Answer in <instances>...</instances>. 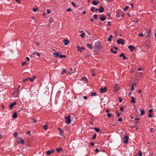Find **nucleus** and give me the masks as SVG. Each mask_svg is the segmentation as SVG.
<instances>
[{
    "label": "nucleus",
    "mask_w": 156,
    "mask_h": 156,
    "mask_svg": "<svg viewBox=\"0 0 156 156\" xmlns=\"http://www.w3.org/2000/svg\"><path fill=\"white\" fill-rule=\"evenodd\" d=\"M151 31L150 30H149L148 31H147V33H148V34H150L151 33Z\"/></svg>",
    "instance_id": "338daca9"
},
{
    "label": "nucleus",
    "mask_w": 156,
    "mask_h": 156,
    "mask_svg": "<svg viewBox=\"0 0 156 156\" xmlns=\"http://www.w3.org/2000/svg\"><path fill=\"white\" fill-rule=\"evenodd\" d=\"M66 70L65 69H63L62 70V74H63L64 73H66Z\"/></svg>",
    "instance_id": "37998d69"
},
{
    "label": "nucleus",
    "mask_w": 156,
    "mask_h": 156,
    "mask_svg": "<svg viewBox=\"0 0 156 156\" xmlns=\"http://www.w3.org/2000/svg\"><path fill=\"white\" fill-rule=\"evenodd\" d=\"M130 5L131 6V7L132 8H133V3H131L130 4Z\"/></svg>",
    "instance_id": "0e129e2a"
},
{
    "label": "nucleus",
    "mask_w": 156,
    "mask_h": 156,
    "mask_svg": "<svg viewBox=\"0 0 156 156\" xmlns=\"http://www.w3.org/2000/svg\"><path fill=\"white\" fill-rule=\"evenodd\" d=\"M93 17L95 19V20H97L98 18V15L97 14L94 15Z\"/></svg>",
    "instance_id": "7c9ffc66"
},
{
    "label": "nucleus",
    "mask_w": 156,
    "mask_h": 156,
    "mask_svg": "<svg viewBox=\"0 0 156 156\" xmlns=\"http://www.w3.org/2000/svg\"><path fill=\"white\" fill-rule=\"evenodd\" d=\"M94 48L95 49L98 51H100L102 48L100 42H96L95 44Z\"/></svg>",
    "instance_id": "f257e3e1"
},
{
    "label": "nucleus",
    "mask_w": 156,
    "mask_h": 156,
    "mask_svg": "<svg viewBox=\"0 0 156 156\" xmlns=\"http://www.w3.org/2000/svg\"><path fill=\"white\" fill-rule=\"evenodd\" d=\"M129 137L128 136H125L123 138V140L124 143L125 144L127 143L128 142Z\"/></svg>",
    "instance_id": "39448f33"
},
{
    "label": "nucleus",
    "mask_w": 156,
    "mask_h": 156,
    "mask_svg": "<svg viewBox=\"0 0 156 156\" xmlns=\"http://www.w3.org/2000/svg\"><path fill=\"white\" fill-rule=\"evenodd\" d=\"M119 56L121 57H122L124 59H126V57L123 53H122Z\"/></svg>",
    "instance_id": "f3484780"
},
{
    "label": "nucleus",
    "mask_w": 156,
    "mask_h": 156,
    "mask_svg": "<svg viewBox=\"0 0 156 156\" xmlns=\"http://www.w3.org/2000/svg\"><path fill=\"white\" fill-rule=\"evenodd\" d=\"M63 41L64 42V44L65 45H67L69 43V40L66 39H64Z\"/></svg>",
    "instance_id": "9b49d317"
},
{
    "label": "nucleus",
    "mask_w": 156,
    "mask_h": 156,
    "mask_svg": "<svg viewBox=\"0 0 156 156\" xmlns=\"http://www.w3.org/2000/svg\"><path fill=\"white\" fill-rule=\"evenodd\" d=\"M12 117L14 118H16L17 117V114L16 112H15L14 114L12 115Z\"/></svg>",
    "instance_id": "393cba45"
},
{
    "label": "nucleus",
    "mask_w": 156,
    "mask_h": 156,
    "mask_svg": "<svg viewBox=\"0 0 156 156\" xmlns=\"http://www.w3.org/2000/svg\"><path fill=\"white\" fill-rule=\"evenodd\" d=\"M106 87H105L104 88H102L100 90V92L101 93H104L106 92Z\"/></svg>",
    "instance_id": "6e6552de"
},
{
    "label": "nucleus",
    "mask_w": 156,
    "mask_h": 156,
    "mask_svg": "<svg viewBox=\"0 0 156 156\" xmlns=\"http://www.w3.org/2000/svg\"><path fill=\"white\" fill-rule=\"evenodd\" d=\"M30 80L31 81H33L34 80V79L32 78H29V80Z\"/></svg>",
    "instance_id": "864d4df0"
},
{
    "label": "nucleus",
    "mask_w": 156,
    "mask_h": 156,
    "mask_svg": "<svg viewBox=\"0 0 156 156\" xmlns=\"http://www.w3.org/2000/svg\"><path fill=\"white\" fill-rule=\"evenodd\" d=\"M94 129L97 132H98L100 131V129L98 128L95 127L94 128Z\"/></svg>",
    "instance_id": "c756f323"
},
{
    "label": "nucleus",
    "mask_w": 156,
    "mask_h": 156,
    "mask_svg": "<svg viewBox=\"0 0 156 156\" xmlns=\"http://www.w3.org/2000/svg\"><path fill=\"white\" fill-rule=\"evenodd\" d=\"M16 104H17V103L15 101H14V102H13V103H11L10 106H9V108H10V109H12L13 106L14 105H16Z\"/></svg>",
    "instance_id": "0eeeda50"
},
{
    "label": "nucleus",
    "mask_w": 156,
    "mask_h": 156,
    "mask_svg": "<svg viewBox=\"0 0 156 156\" xmlns=\"http://www.w3.org/2000/svg\"><path fill=\"white\" fill-rule=\"evenodd\" d=\"M114 88H115L114 91L115 93L118 92L119 90V87L118 86V84L117 83H116L114 84Z\"/></svg>",
    "instance_id": "7ed1b4c3"
},
{
    "label": "nucleus",
    "mask_w": 156,
    "mask_h": 156,
    "mask_svg": "<svg viewBox=\"0 0 156 156\" xmlns=\"http://www.w3.org/2000/svg\"><path fill=\"white\" fill-rule=\"evenodd\" d=\"M80 46H77V50L80 51V52H81L82 50H80Z\"/></svg>",
    "instance_id": "72a5a7b5"
},
{
    "label": "nucleus",
    "mask_w": 156,
    "mask_h": 156,
    "mask_svg": "<svg viewBox=\"0 0 156 156\" xmlns=\"http://www.w3.org/2000/svg\"><path fill=\"white\" fill-rule=\"evenodd\" d=\"M55 151V150L54 149H51L50 151H47V154L48 155L54 152Z\"/></svg>",
    "instance_id": "1a4fd4ad"
},
{
    "label": "nucleus",
    "mask_w": 156,
    "mask_h": 156,
    "mask_svg": "<svg viewBox=\"0 0 156 156\" xmlns=\"http://www.w3.org/2000/svg\"><path fill=\"white\" fill-rule=\"evenodd\" d=\"M26 58L27 60L28 61H29L30 60V58H29V57H26Z\"/></svg>",
    "instance_id": "052dcab7"
},
{
    "label": "nucleus",
    "mask_w": 156,
    "mask_h": 156,
    "mask_svg": "<svg viewBox=\"0 0 156 156\" xmlns=\"http://www.w3.org/2000/svg\"><path fill=\"white\" fill-rule=\"evenodd\" d=\"M140 116H142L145 113L144 110V109H142L141 108L140 109Z\"/></svg>",
    "instance_id": "ddd939ff"
},
{
    "label": "nucleus",
    "mask_w": 156,
    "mask_h": 156,
    "mask_svg": "<svg viewBox=\"0 0 156 156\" xmlns=\"http://www.w3.org/2000/svg\"><path fill=\"white\" fill-rule=\"evenodd\" d=\"M17 136V132H14L13 133V136L14 137H16Z\"/></svg>",
    "instance_id": "e433bc0d"
},
{
    "label": "nucleus",
    "mask_w": 156,
    "mask_h": 156,
    "mask_svg": "<svg viewBox=\"0 0 156 156\" xmlns=\"http://www.w3.org/2000/svg\"><path fill=\"white\" fill-rule=\"evenodd\" d=\"M112 115V114L111 113H108L107 115V116H108V117H110Z\"/></svg>",
    "instance_id": "3c124183"
},
{
    "label": "nucleus",
    "mask_w": 156,
    "mask_h": 156,
    "mask_svg": "<svg viewBox=\"0 0 156 156\" xmlns=\"http://www.w3.org/2000/svg\"><path fill=\"white\" fill-rule=\"evenodd\" d=\"M97 136V134L96 133H95L93 136L92 139L94 140L96 138Z\"/></svg>",
    "instance_id": "2f4dec72"
},
{
    "label": "nucleus",
    "mask_w": 156,
    "mask_h": 156,
    "mask_svg": "<svg viewBox=\"0 0 156 156\" xmlns=\"http://www.w3.org/2000/svg\"><path fill=\"white\" fill-rule=\"evenodd\" d=\"M35 54H36L38 56H40V53H39L38 52H34V53H33V55H35Z\"/></svg>",
    "instance_id": "f704fd0d"
},
{
    "label": "nucleus",
    "mask_w": 156,
    "mask_h": 156,
    "mask_svg": "<svg viewBox=\"0 0 156 156\" xmlns=\"http://www.w3.org/2000/svg\"><path fill=\"white\" fill-rule=\"evenodd\" d=\"M70 70L71 71H73V73H74V72H75L76 71V70L75 69H74L73 70V69H72V68H70Z\"/></svg>",
    "instance_id": "6e6d98bb"
},
{
    "label": "nucleus",
    "mask_w": 156,
    "mask_h": 156,
    "mask_svg": "<svg viewBox=\"0 0 156 156\" xmlns=\"http://www.w3.org/2000/svg\"><path fill=\"white\" fill-rule=\"evenodd\" d=\"M94 143L93 142H91L90 143V145L92 146H93L94 145Z\"/></svg>",
    "instance_id": "8fccbe9b"
},
{
    "label": "nucleus",
    "mask_w": 156,
    "mask_h": 156,
    "mask_svg": "<svg viewBox=\"0 0 156 156\" xmlns=\"http://www.w3.org/2000/svg\"><path fill=\"white\" fill-rule=\"evenodd\" d=\"M100 3L99 1H93L92 2V4H94V5H97Z\"/></svg>",
    "instance_id": "4468645a"
},
{
    "label": "nucleus",
    "mask_w": 156,
    "mask_h": 156,
    "mask_svg": "<svg viewBox=\"0 0 156 156\" xmlns=\"http://www.w3.org/2000/svg\"><path fill=\"white\" fill-rule=\"evenodd\" d=\"M99 19L102 21H103L105 20L106 18L105 17H100L99 18Z\"/></svg>",
    "instance_id": "b1692460"
},
{
    "label": "nucleus",
    "mask_w": 156,
    "mask_h": 156,
    "mask_svg": "<svg viewBox=\"0 0 156 156\" xmlns=\"http://www.w3.org/2000/svg\"><path fill=\"white\" fill-rule=\"evenodd\" d=\"M26 62H23L22 63V66H24V65H25L26 64Z\"/></svg>",
    "instance_id": "e2e57ef3"
},
{
    "label": "nucleus",
    "mask_w": 156,
    "mask_h": 156,
    "mask_svg": "<svg viewBox=\"0 0 156 156\" xmlns=\"http://www.w3.org/2000/svg\"><path fill=\"white\" fill-rule=\"evenodd\" d=\"M38 10L37 8H34L33 9V10L34 12H36Z\"/></svg>",
    "instance_id": "ea45409f"
},
{
    "label": "nucleus",
    "mask_w": 156,
    "mask_h": 156,
    "mask_svg": "<svg viewBox=\"0 0 156 156\" xmlns=\"http://www.w3.org/2000/svg\"><path fill=\"white\" fill-rule=\"evenodd\" d=\"M129 8V6H126L124 9V10L126 11Z\"/></svg>",
    "instance_id": "de8ad7c7"
},
{
    "label": "nucleus",
    "mask_w": 156,
    "mask_h": 156,
    "mask_svg": "<svg viewBox=\"0 0 156 156\" xmlns=\"http://www.w3.org/2000/svg\"><path fill=\"white\" fill-rule=\"evenodd\" d=\"M87 46L90 49L92 50L93 49V47L91 46V45L90 44H87Z\"/></svg>",
    "instance_id": "dca6fc26"
},
{
    "label": "nucleus",
    "mask_w": 156,
    "mask_h": 156,
    "mask_svg": "<svg viewBox=\"0 0 156 156\" xmlns=\"http://www.w3.org/2000/svg\"><path fill=\"white\" fill-rule=\"evenodd\" d=\"M49 22L50 24L53 22V20L52 18L50 17L49 19Z\"/></svg>",
    "instance_id": "5701e85b"
},
{
    "label": "nucleus",
    "mask_w": 156,
    "mask_h": 156,
    "mask_svg": "<svg viewBox=\"0 0 156 156\" xmlns=\"http://www.w3.org/2000/svg\"><path fill=\"white\" fill-rule=\"evenodd\" d=\"M152 116V115L150 114L148 115V117L149 118L151 117Z\"/></svg>",
    "instance_id": "680f3d73"
},
{
    "label": "nucleus",
    "mask_w": 156,
    "mask_h": 156,
    "mask_svg": "<svg viewBox=\"0 0 156 156\" xmlns=\"http://www.w3.org/2000/svg\"><path fill=\"white\" fill-rule=\"evenodd\" d=\"M138 123V122H135V126H137V124Z\"/></svg>",
    "instance_id": "69168bd1"
},
{
    "label": "nucleus",
    "mask_w": 156,
    "mask_h": 156,
    "mask_svg": "<svg viewBox=\"0 0 156 156\" xmlns=\"http://www.w3.org/2000/svg\"><path fill=\"white\" fill-rule=\"evenodd\" d=\"M48 125H44L43 126V128L44 129L47 130L48 129Z\"/></svg>",
    "instance_id": "c85d7f7f"
},
{
    "label": "nucleus",
    "mask_w": 156,
    "mask_h": 156,
    "mask_svg": "<svg viewBox=\"0 0 156 156\" xmlns=\"http://www.w3.org/2000/svg\"><path fill=\"white\" fill-rule=\"evenodd\" d=\"M83 98L84 99H87V96H84L83 97Z\"/></svg>",
    "instance_id": "774afa93"
},
{
    "label": "nucleus",
    "mask_w": 156,
    "mask_h": 156,
    "mask_svg": "<svg viewBox=\"0 0 156 156\" xmlns=\"http://www.w3.org/2000/svg\"><path fill=\"white\" fill-rule=\"evenodd\" d=\"M21 87V86L20 85H19L18 86V89H17L16 90H14V91L13 93H14V94H16V95L15 97H17L18 95L19 94V89H20Z\"/></svg>",
    "instance_id": "20e7f679"
},
{
    "label": "nucleus",
    "mask_w": 156,
    "mask_h": 156,
    "mask_svg": "<svg viewBox=\"0 0 156 156\" xmlns=\"http://www.w3.org/2000/svg\"><path fill=\"white\" fill-rule=\"evenodd\" d=\"M64 133V131L63 130H61L60 131V134L61 136H63Z\"/></svg>",
    "instance_id": "a878e982"
},
{
    "label": "nucleus",
    "mask_w": 156,
    "mask_h": 156,
    "mask_svg": "<svg viewBox=\"0 0 156 156\" xmlns=\"http://www.w3.org/2000/svg\"><path fill=\"white\" fill-rule=\"evenodd\" d=\"M72 11V9L70 7L69 8L67 9L66 10V11L67 12H69V11Z\"/></svg>",
    "instance_id": "09e8293b"
},
{
    "label": "nucleus",
    "mask_w": 156,
    "mask_h": 156,
    "mask_svg": "<svg viewBox=\"0 0 156 156\" xmlns=\"http://www.w3.org/2000/svg\"><path fill=\"white\" fill-rule=\"evenodd\" d=\"M134 89V85H132L131 88V90L132 91Z\"/></svg>",
    "instance_id": "13d9d810"
},
{
    "label": "nucleus",
    "mask_w": 156,
    "mask_h": 156,
    "mask_svg": "<svg viewBox=\"0 0 156 156\" xmlns=\"http://www.w3.org/2000/svg\"><path fill=\"white\" fill-rule=\"evenodd\" d=\"M99 151V150L97 148L95 149V153H98Z\"/></svg>",
    "instance_id": "603ef678"
},
{
    "label": "nucleus",
    "mask_w": 156,
    "mask_h": 156,
    "mask_svg": "<svg viewBox=\"0 0 156 156\" xmlns=\"http://www.w3.org/2000/svg\"><path fill=\"white\" fill-rule=\"evenodd\" d=\"M17 142L18 144H23L24 143V141L23 140L21 139L20 141H17Z\"/></svg>",
    "instance_id": "6ab92c4d"
},
{
    "label": "nucleus",
    "mask_w": 156,
    "mask_h": 156,
    "mask_svg": "<svg viewBox=\"0 0 156 156\" xmlns=\"http://www.w3.org/2000/svg\"><path fill=\"white\" fill-rule=\"evenodd\" d=\"M112 37V35H110L109 36V37L108 39V41L109 42H111Z\"/></svg>",
    "instance_id": "412c9836"
},
{
    "label": "nucleus",
    "mask_w": 156,
    "mask_h": 156,
    "mask_svg": "<svg viewBox=\"0 0 156 156\" xmlns=\"http://www.w3.org/2000/svg\"><path fill=\"white\" fill-rule=\"evenodd\" d=\"M56 150L58 152H59L60 151H62V148L59 147V148H57L56 149Z\"/></svg>",
    "instance_id": "4be33fe9"
},
{
    "label": "nucleus",
    "mask_w": 156,
    "mask_h": 156,
    "mask_svg": "<svg viewBox=\"0 0 156 156\" xmlns=\"http://www.w3.org/2000/svg\"><path fill=\"white\" fill-rule=\"evenodd\" d=\"M47 12L48 14H49V13H51L50 10L49 9H48L47 10Z\"/></svg>",
    "instance_id": "4d7b16f0"
},
{
    "label": "nucleus",
    "mask_w": 156,
    "mask_h": 156,
    "mask_svg": "<svg viewBox=\"0 0 156 156\" xmlns=\"http://www.w3.org/2000/svg\"><path fill=\"white\" fill-rule=\"evenodd\" d=\"M72 4L73 6L74 7H76V5L75 3L74 2H72Z\"/></svg>",
    "instance_id": "49530a36"
},
{
    "label": "nucleus",
    "mask_w": 156,
    "mask_h": 156,
    "mask_svg": "<svg viewBox=\"0 0 156 156\" xmlns=\"http://www.w3.org/2000/svg\"><path fill=\"white\" fill-rule=\"evenodd\" d=\"M29 80V78H26L25 79H24L23 80V82H25L26 81H28Z\"/></svg>",
    "instance_id": "bb28decb"
},
{
    "label": "nucleus",
    "mask_w": 156,
    "mask_h": 156,
    "mask_svg": "<svg viewBox=\"0 0 156 156\" xmlns=\"http://www.w3.org/2000/svg\"><path fill=\"white\" fill-rule=\"evenodd\" d=\"M82 78L83 80L84 81H86L87 80V78L85 77H83Z\"/></svg>",
    "instance_id": "c9c22d12"
},
{
    "label": "nucleus",
    "mask_w": 156,
    "mask_h": 156,
    "mask_svg": "<svg viewBox=\"0 0 156 156\" xmlns=\"http://www.w3.org/2000/svg\"><path fill=\"white\" fill-rule=\"evenodd\" d=\"M59 53H60V52H56L53 53V55H54V57H59Z\"/></svg>",
    "instance_id": "9d476101"
},
{
    "label": "nucleus",
    "mask_w": 156,
    "mask_h": 156,
    "mask_svg": "<svg viewBox=\"0 0 156 156\" xmlns=\"http://www.w3.org/2000/svg\"><path fill=\"white\" fill-rule=\"evenodd\" d=\"M153 111L152 110V109H150L149 110L148 112L149 113H151Z\"/></svg>",
    "instance_id": "bf43d9fd"
},
{
    "label": "nucleus",
    "mask_w": 156,
    "mask_h": 156,
    "mask_svg": "<svg viewBox=\"0 0 156 156\" xmlns=\"http://www.w3.org/2000/svg\"><path fill=\"white\" fill-rule=\"evenodd\" d=\"M95 8L94 7H92L90 8V10L93 12H94V10Z\"/></svg>",
    "instance_id": "58836bf2"
},
{
    "label": "nucleus",
    "mask_w": 156,
    "mask_h": 156,
    "mask_svg": "<svg viewBox=\"0 0 156 156\" xmlns=\"http://www.w3.org/2000/svg\"><path fill=\"white\" fill-rule=\"evenodd\" d=\"M142 152L140 151H139V153H137V154L135 155V156H142Z\"/></svg>",
    "instance_id": "aec40b11"
},
{
    "label": "nucleus",
    "mask_w": 156,
    "mask_h": 156,
    "mask_svg": "<svg viewBox=\"0 0 156 156\" xmlns=\"http://www.w3.org/2000/svg\"><path fill=\"white\" fill-rule=\"evenodd\" d=\"M116 113L117 114V115L118 117H119L120 116V114L119 113L118 111H116Z\"/></svg>",
    "instance_id": "c03bdc74"
},
{
    "label": "nucleus",
    "mask_w": 156,
    "mask_h": 156,
    "mask_svg": "<svg viewBox=\"0 0 156 156\" xmlns=\"http://www.w3.org/2000/svg\"><path fill=\"white\" fill-rule=\"evenodd\" d=\"M96 92H92L90 94V95L91 96H95L96 95Z\"/></svg>",
    "instance_id": "cd10ccee"
},
{
    "label": "nucleus",
    "mask_w": 156,
    "mask_h": 156,
    "mask_svg": "<svg viewBox=\"0 0 156 156\" xmlns=\"http://www.w3.org/2000/svg\"><path fill=\"white\" fill-rule=\"evenodd\" d=\"M128 48L129 49L130 51H132L135 48V47L133 45H129L128 47Z\"/></svg>",
    "instance_id": "2eb2a0df"
},
{
    "label": "nucleus",
    "mask_w": 156,
    "mask_h": 156,
    "mask_svg": "<svg viewBox=\"0 0 156 156\" xmlns=\"http://www.w3.org/2000/svg\"><path fill=\"white\" fill-rule=\"evenodd\" d=\"M85 34V33H82L81 35H80V36L82 37V38H83V37H84V35Z\"/></svg>",
    "instance_id": "4c0bfd02"
},
{
    "label": "nucleus",
    "mask_w": 156,
    "mask_h": 156,
    "mask_svg": "<svg viewBox=\"0 0 156 156\" xmlns=\"http://www.w3.org/2000/svg\"><path fill=\"white\" fill-rule=\"evenodd\" d=\"M110 51L112 53H114V54H116V53H117V52L116 51H113V49H111L110 50Z\"/></svg>",
    "instance_id": "a19ab883"
},
{
    "label": "nucleus",
    "mask_w": 156,
    "mask_h": 156,
    "mask_svg": "<svg viewBox=\"0 0 156 156\" xmlns=\"http://www.w3.org/2000/svg\"><path fill=\"white\" fill-rule=\"evenodd\" d=\"M139 35L140 36L143 37L144 36V35L142 33H140L139 34Z\"/></svg>",
    "instance_id": "5fc2aeb1"
},
{
    "label": "nucleus",
    "mask_w": 156,
    "mask_h": 156,
    "mask_svg": "<svg viewBox=\"0 0 156 156\" xmlns=\"http://www.w3.org/2000/svg\"><path fill=\"white\" fill-rule=\"evenodd\" d=\"M132 99L131 100V102L133 104L135 103L136 101L135 100V98L133 97H131Z\"/></svg>",
    "instance_id": "a211bd4d"
},
{
    "label": "nucleus",
    "mask_w": 156,
    "mask_h": 156,
    "mask_svg": "<svg viewBox=\"0 0 156 156\" xmlns=\"http://www.w3.org/2000/svg\"><path fill=\"white\" fill-rule=\"evenodd\" d=\"M66 121L65 122L66 123L69 124L71 122L70 119V115H69L68 116L65 117Z\"/></svg>",
    "instance_id": "f03ea898"
},
{
    "label": "nucleus",
    "mask_w": 156,
    "mask_h": 156,
    "mask_svg": "<svg viewBox=\"0 0 156 156\" xmlns=\"http://www.w3.org/2000/svg\"><path fill=\"white\" fill-rule=\"evenodd\" d=\"M125 41L124 40L122 39H120L117 40V43L118 44H124Z\"/></svg>",
    "instance_id": "423d86ee"
},
{
    "label": "nucleus",
    "mask_w": 156,
    "mask_h": 156,
    "mask_svg": "<svg viewBox=\"0 0 156 156\" xmlns=\"http://www.w3.org/2000/svg\"><path fill=\"white\" fill-rule=\"evenodd\" d=\"M59 57H60L61 58H65L66 57V56L65 55H61L59 56Z\"/></svg>",
    "instance_id": "473e14b6"
},
{
    "label": "nucleus",
    "mask_w": 156,
    "mask_h": 156,
    "mask_svg": "<svg viewBox=\"0 0 156 156\" xmlns=\"http://www.w3.org/2000/svg\"><path fill=\"white\" fill-rule=\"evenodd\" d=\"M122 119L121 118H120L118 119V121L119 122H121L122 121Z\"/></svg>",
    "instance_id": "a18cd8bd"
},
{
    "label": "nucleus",
    "mask_w": 156,
    "mask_h": 156,
    "mask_svg": "<svg viewBox=\"0 0 156 156\" xmlns=\"http://www.w3.org/2000/svg\"><path fill=\"white\" fill-rule=\"evenodd\" d=\"M124 108V106H122V107H121L120 108V110L121 111H124V110H123V108Z\"/></svg>",
    "instance_id": "79ce46f5"
},
{
    "label": "nucleus",
    "mask_w": 156,
    "mask_h": 156,
    "mask_svg": "<svg viewBox=\"0 0 156 156\" xmlns=\"http://www.w3.org/2000/svg\"><path fill=\"white\" fill-rule=\"evenodd\" d=\"M104 10V9L103 7L102 6H101L100 7V8L99 9V11L101 13L103 12Z\"/></svg>",
    "instance_id": "f8f14e48"
}]
</instances>
